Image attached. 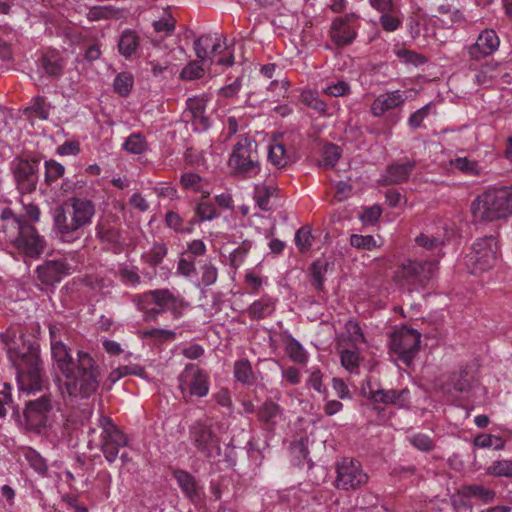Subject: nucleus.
Listing matches in <instances>:
<instances>
[{
  "mask_svg": "<svg viewBox=\"0 0 512 512\" xmlns=\"http://www.w3.org/2000/svg\"><path fill=\"white\" fill-rule=\"evenodd\" d=\"M61 327L49 326L55 383L63 397L89 399L99 389L102 375L98 362L88 352L79 350L77 359L62 341Z\"/></svg>",
  "mask_w": 512,
  "mask_h": 512,
  "instance_id": "obj_1",
  "label": "nucleus"
},
{
  "mask_svg": "<svg viewBox=\"0 0 512 512\" xmlns=\"http://www.w3.org/2000/svg\"><path fill=\"white\" fill-rule=\"evenodd\" d=\"M95 213L93 201L71 197L53 210V227L57 237L67 243L79 239L81 230L92 223Z\"/></svg>",
  "mask_w": 512,
  "mask_h": 512,
  "instance_id": "obj_2",
  "label": "nucleus"
},
{
  "mask_svg": "<svg viewBox=\"0 0 512 512\" xmlns=\"http://www.w3.org/2000/svg\"><path fill=\"white\" fill-rule=\"evenodd\" d=\"M7 356L16 370L20 392L27 395L40 392L44 381L38 345L24 343L22 348H9Z\"/></svg>",
  "mask_w": 512,
  "mask_h": 512,
  "instance_id": "obj_3",
  "label": "nucleus"
},
{
  "mask_svg": "<svg viewBox=\"0 0 512 512\" xmlns=\"http://www.w3.org/2000/svg\"><path fill=\"white\" fill-rule=\"evenodd\" d=\"M133 302L139 311L144 314L146 321H154L161 314L170 312L178 319L183 315V308L187 306L185 299L168 288L149 290L135 295Z\"/></svg>",
  "mask_w": 512,
  "mask_h": 512,
  "instance_id": "obj_4",
  "label": "nucleus"
},
{
  "mask_svg": "<svg viewBox=\"0 0 512 512\" xmlns=\"http://www.w3.org/2000/svg\"><path fill=\"white\" fill-rule=\"evenodd\" d=\"M508 190L497 188L478 195L471 203L470 211L476 220L494 221L512 214Z\"/></svg>",
  "mask_w": 512,
  "mask_h": 512,
  "instance_id": "obj_5",
  "label": "nucleus"
},
{
  "mask_svg": "<svg viewBox=\"0 0 512 512\" xmlns=\"http://www.w3.org/2000/svg\"><path fill=\"white\" fill-rule=\"evenodd\" d=\"M228 165L238 176L251 178L260 170L257 143L248 137H241L234 145Z\"/></svg>",
  "mask_w": 512,
  "mask_h": 512,
  "instance_id": "obj_6",
  "label": "nucleus"
},
{
  "mask_svg": "<svg viewBox=\"0 0 512 512\" xmlns=\"http://www.w3.org/2000/svg\"><path fill=\"white\" fill-rule=\"evenodd\" d=\"M498 254L499 247L494 236L479 238L465 256V266L471 274L480 275L495 266Z\"/></svg>",
  "mask_w": 512,
  "mask_h": 512,
  "instance_id": "obj_7",
  "label": "nucleus"
},
{
  "mask_svg": "<svg viewBox=\"0 0 512 512\" xmlns=\"http://www.w3.org/2000/svg\"><path fill=\"white\" fill-rule=\"evenodd\" d=\"M97 427L100 429V434L96 446L100 448L105 459L109 463H113L117 459L120 449L128 445V438L109 416L101 414Z\"/></svg>",
  "mask_w": 512,
  "mask_h": 512,
  "instance_id": "obj_8",
  "label": "nucleus"
},
{
  "mask_svg": "<svg viewBox=\"0 0 512 512\" xmlns=\"http://www.w3.org/2000/svg\"><path fill=\"white\" fill-rule=\"evenodd\" d=\"M437 269L436 261H404L395 272L396 281L409 289L424 287Z\"/></svg>",
  "mask_w": 512,
  "mask_h": 512,
  "instance_id": "obj_9",
  "label": "nucleus"
},
{
  "mask_svg": "<svg viewBox=\"0 0 512 512\" xmlns=\"http://www.w3.org/2000/svg\"><path fill=\"white\" fill-rule=\"evenodd\" d=\"M179 388L186 403L191 397H205L210 389L209 374L195 364H188L178 377Z\"/></svg>",
  "mask_w": 512,
  "mask_h": 512,
  "instance_id": "obj_10",
  "label": "nucleus"
},
{
  "mask_svg": "<svg viewBox=\"0 0 512 512\" xmlns=\"http://www.w3.org/2000/svg\"><path fill=\"white\" fill-rule=\"evenodd\" d=\"M95 234L96 238L107 250L115 254L123 251L125 237L123 236L121 222L117 215L112 213L103 215L95 226Z\"/></svg>",
  "mask_w": 512,
  "mask_h": 512,
  "instance_id": "obj_11",
  "label": "nucleus"
},
{
  "mask_svg": "<svg viewBox=\"0 0 512 512\" xmlns=\"http://www.w3.org/2000/svg\"><path fill=\"white\" fill-rule=\"evenodd\" d=\"M421 334L412 328L401 327L391 335L390 349L400 361L409 366L419 351Z\"/></svg>",
  "mask_w": 512,
  "mask_h": 512,
  "instance_id": "obj_12",
  "label": "nucleus"
},
{
  "mask_svg": "<svg viewBox=\"0 0 512 512\" xmlns=\"http://www.w3.org/2000/svg\"><path fill=\"white\" fill-rule=\"evenodd\" d=\"M192 445L197 452L206 459L220 456V439L212 430V427L205 422H195L189 430Z\"/></svg>",
  "mask_w": 512,
  "mask_h": 512,
  "instance_id": "obj_13",
  "label": "nucleus"
},
{
  "mask_svg": "<svg viewBox=\"0 0 512 512\" xmlns=\"http://www.w3.org/2000/svg\"><path fill=\"white\" fill-rule=\"evenodd\" d=\"M335 487L341 490H354L368 481V475L363 471L361 463L353 458H343L336 465Z\"/></svg>",
  "mask_w": 512,
  "mask_h": 512,
  "instance_id": "obj_14",
  "label": "nucleus"
},
{
  "mask_svg": "<svg viewBox=\"0 0 512 512\" xmlns=\"http://www.w3.org/2000/svg\"><path fill=\"white\" fill-rule=\"evenodd\" d=\"M40 159L37 157L16 158L13 162V174L17 189L21 193L35 191L39 179Z\"/></svg>",
  "mask_w": 512,
  "mask_h": 512,
  "instance_id": "obj_15",
  "label": "nucleus"
},
{
  "mask_svg": "<svg viewBox=\"0 0 512 512\" xmlns=\"http://www.w3.org/2000/svg\"><path fill=\"white\" fill-rule=\"evenodd\" d=\"M75 267L68 257L46 260L35 269L37 279L45 286H54L60 283L64 277L72 274Z\"/></svg>",
  "mask_w": 512,
  "mask_h": 512,
  "instance_id": "obj_16",
  "label": "nucleus"
},
{
  "mask_svg": "<svg viewBox=\"0 0 512 512\" xmlns=\"http://www.w3.org/2000/svg\"><path fill=\"white\" fill-rule=\"evenodd\" d=\"M51 410L52 401L48 394H43L35 400H29L24 410V418L27 427L40 432L42 428L47 426Z\"/></svg>",
  "mask_w": 512,
  "mask_h": 512,
  "instance_id": "obj_17",
  "label": "nucleus"
},
{
  "mask_svg": "<svg viewBox=\"0 0 512 512\" xmlns=\"http://www.w3.org/2000/svg\"><path fill=\"white\" fill-rule=\"evenodd\" d=\"M357 19L354 13L345 14L332 21L330 37L338 47L350 45L357 37Z\"/></svg>",
  "mask_w": 512,
  "mask_h": 512,
  "instance_id": "obj_18",
  "label": "nucleus"
},
{
  "mask_svg": "<svg viewBox=\"0 0 512 512\" xmlns=\"http://www.w3.org/2000/svg\"><path fill=\"white\" fill-rule=\"evenodd\" d=\"M13 245L26 256L38 257L43 253L45 240L40 236L33 225L24 226L22 234L17 237Z\"/></svg>",
  "mask_w": 512,
  "mask_h": 512,
  "instance_id": "obj_19",
  "label": "nucleus"
},
{
  "mask_svg": "<svg viewBox=\"0 0 512 512\" xmlns=\"http://www.w3.org/2000/svg\"><path fill=\"white\" fill-rule=\"evenodd\" d=\"M407 99V92L402 90L382 93L373 100L370 106L371 114L375 117H381L385 113L403 106Z\"/></svg>",
  "mask_w": 512,
  "mask_h": 512,
  "instance_id": "obj_20",
  "label": "nucleus"
},
{
  "mask_svg": "<svg viewBox=\"0 0 512 512\" xmlns=\"http://www.w3.org/2000/svg\"><path fill=\"white\" fill-rule=\"evenodd\" d=\"M365 397L374 403H382L385 405L405 406L409 402L410 392L408 389H378L373 390L368 384V391L363 388Z\"/></svg>",
  "mask_w": 512,
  "mask_h": 512,
  "instance_id": "obj_21",
  "label": "nucleus"
},
{
  "mask_svg": "<svg viewBox=\"0 0 512 512\" xmlns=\"http://www.w3.org/2000/svg\"><path fill=\"white\" fill-rule=\"evenodd\" d=\"M500 40L496 32L492 29H486L480 33L476 42L469 46L468 54L470 58L478 60L492 55L499 47Z\"/></svg>",
  "mask_w": 512,
  "mask_h": 512,
  "instance_id": "obj_22",
  "label": "nucleus"
},
{
  "mask_svg": "<svg viewBox=\"0 0 512 512\" xmlns=\"http://www.w3.org/2000/svg\"><path fill=\"white\" fill-rule=\"evenodd\" d=\"M38 66L49 78L58 79L63 75L66 61L58 50L47 49L39 58Z\"/></svg>",
  "mask_w": 512,
  "mask_h": 512,
  "instance_id": "obj_23",
  "label": "nucleus"
},
{
  "mask_svg": "<svg viewBox=\"0 0 512 512\" xmlns=\"http://www.w3.org/2000/svg\"><path fill=\"white\" fill-rule=\"evenodd\" d=\"M470 388L471 377L466 371L454 372L439 384L440 391L455 399L459 394L468 392Z\"/></svg>",
  "mask_w": 512,
  "mask_h": 512,
  "instance_id": "obj_24",
  "label": "nucleus"
},
{
  "mask_svg": "<svg viewBox=\"0 0 512 512\" xmlns=\"http://www.w3.org/2000/svg\"><path fill=\"white\" fill-rule=\"evenodd\" d=\"M173 477L175 478L182 493L193 503L201 499V487L198 485L195 477L185 470H174Z\"/></svg>",
  "mask_w": 512,
  "mask_h": 512,
  "instance_id": "obj_25",
  "label": "nucleus"
},
{
  "mask_svg": "<svg viewBox=\"0 0 512 512\" xmlns=\"http://www.w3.org/2000/svg\"><path fill=\"white\" fill-rule=\"evenodd\" d=\"M0 219L2 221L0 231H2L6 235L7 240L12 243L17 237H19V235L22 234L24 226L30 225L16 217L9 208H4L1 211Z\"/></svg>",
  "mask_w": 512,
  "mask_h": 512,
  "instance_id": "obj_26",
  "label": "nucleus"
},
{
  "mask_svg": "<svg viewBox=\"0 0 512 512\" xmlns=\"http://www.w3.org/2000/svg\"><path fill=\"white\" fill-rule=\"evenodd\" d=\"M276 304V298L269 295H263L247 308V314L252 320L265 319L274 313Z\"/></svg>",
  "mask_w": 512,
  "mask_h": 512,
  "instance_id": "obj_27",
  "label": "nucleus"
},
{
  "mask_svg": "<svg viewBox=\"0 0 512 512\" xmlns=\"http://www.w3.org/2000/svg\"><path fill=\"white\" fill-rule=\"evenodd\" d=\"M180 185L183 190L200 193L203 199H207L210 195L208 190V182L199 174L194 172H184L180 176Z\"/></svg>",
  "mask_w": 512,
  "mask_h": 512,
  "instance_id": "obj_28",
  "label": "nucleus"
},
{
  "mask_svg": "<svg viewBox=\"0 0 512 512\" xmlns=\"http://www.w3.org/2000/svg\"><path fill=\"white\" fill-rule=\"evenodd\" d=\"M414 168L415 162L410 160L389 165L385 176L386 184H400L406 182Z\"/></svg>",
  "mask_w": 512,
  "mask_h": 512,
  "instance_id": "obj_29",
  "label": "nucleus"
},
{
  "mask_svg": "<svg viewBox=\"0 0 512 512\" xmlns=\"http://www.w3.org/2000/svg\"><path fill=\"white\" fill-rule=\"evenodd\" d=\"M281 413L282 409L277 403L267 400L257 410V417L259 421L269 426V428H273Z\"/></svg>",
  "mask_w": 512,
  "mask_h": 512,
  "instance_id": "obj_30",
  "label": "nucleus"
},
{
  "mask_svg": "<svg viewBox=\"0 0 512 512\" xmlns=\"http://www.w3.org/2000/svg\"><path fill=\"white\" fill-rule=\"evenodd\" d=\"M453 169L458 170L462 174L470 177H478L484 173L483 167L475 160L468 157H456L450 160Z\"/></svg>",
  "mask_w": 512,
  "mask_h": 512,
  "instance_id": "obj_31",
  "label": "nucleus"
},
{
  "mask_svg": "<svg viewBox=\"0 0 512 512\" xmlns=\"http://www.w3.org/2000/svg\"><path fill=\"white\" fill-rule=\"evenodd\" d=\"M140 45L139 36L136 32L125 30L120 35L118 41V51L125 58H130L136 53Z\"/></svg>",
  "mask_w": 512,
  "mask_h": 512,
  "instance_id": "obj_32",
  "label": "nucleus"
},
{
  "mask_svg": "<svg viewBox=\"0 0 512 512\" xmlns=\"http://www.w3.org/2000/svg\"><path fill=\"white\" fill-rule=\"evenodd\" d=\"M439 16H435L437 20L447 28L452 27L454 24L463 22V13L449 4L440 5L437 9Z\"/></svg>",
  "mask_w": 512,
  "mask_h": 512,
  "instance_id": "obj_33",
  "label": "nucleus"
},
{
  "mask_svg": "<svg viewBox=\"0 0 512 512\" xmlns=\"http://www.w3.org/2000/svg\"><path fill=\"white\" fill-rule=\"evenodd\" d=\"M285 351L294 363L306 364L308 361L307 351L304 349L302 344L291 335H289L285 340Z\"/></svg>",
  "mask_w": 512,
  "mask_h": 512,
  "instance_id": "obj_34",
  "label": "nucleus"
},
{
  "mask_svg": "<svg viewBox=\"0 0 512 512\" xmlns=\"http://www.w3.org/2000/svg\"><path fill=\"white\" fill-rule=\"evenodd\" d=\"M197 264L199 265L201 278L199 280V285L204 287L212 286L216 283L218 279V269L216 265L211 260H198Z\"/></svg>",
  "mask_w": 512,
  "mask_h": 512,
  "instance_id": "obj_35",
  "label": "nucleus"
},
{
  "mask_svg": "<svg viewBox=\"0 0 512 512\" xmlns=\"http://www.w3.org/2000/svg\"><path fill=\"white\" fill-rule=\"evenodd\" d=\"M275 193L276 188L273 185H256L254 200L257 206L263 211H269L271 209V198Z\"/></svg>",
  "mask_w": 512,
  "mask_h": 512,
  "instance_id": "obj_36",
  "label": "nucleus"
},
{
  "mask_svg": "<svg viewBox=\"0 0 512 512\" xmlns=\"http://www.w3.org/2000/svg\"><path fill=\"white\" fill-rule=\"evenodd\" d=\"M234 377L244 385H252L255 382V376L251 363L248 359H239L234 363Z\"/></svg>",
  "mask_w": 512,
  "mask_h": 512,
  "instance_id": "obj_37",
  "label": "nucleus"
},
{
  "mask_svg": "<svg viewBox=\"0 0 512 512\" xmlns=\"http://www.w3.org/2000/svg\"><path fill=\"white\" fill-rule=\"evenodd\" d=\"M123 150L130 154L140 155L148 149V143L143 134L137 132L129 135L122 145Z\"/></svg>",
  "mask_w": 512,
  "mask_h": 512,
  "instance_id": "obj_38",
  "label": "nucleus"
},
{
  "mask_svg": "<svg viewBox=\"0 0 512 512\" xmlns=\"http://www.w3.org/2000/svg\"><path fill=\"white\" fill-rule=\"evenodd\" d=\"M268 160L276 168H284L289 164L290 156L283 144L273 143L269 146Z\"/></svg>",
  "mask_w": 512,
  "mask_h": 512,
  "instance_id": "obj_39",
  "label": "nucleus"
},
{
  "mask_svg": "<svg viewBox=\"0 0 512 512\" xmlns=\"http://www.w3.org/2000/svg\"><path fill=\"white\" fill-rule=\"evenodd\" d=\"M498 75V64L493 62H486L481 65L475 74V82L485 87L492 84L494 78Z\"/></svg>",
  "mask_w": 512,
  "mask_h": 512,
  "instance_id": "obj_40",
  "label": "nucleus"
},
{
  "mask_svg": "<svg viewBox=\"0 0 512 512\" xmlns=\"http://www.w3.org/2000/svg\"><path fill=\"white\" fill-rule=\"evenodd\" d=\"M341 156L340 147L335 144H327L323 147L319 166L325 169L333 168Z\"/></svg>",
  "mask_w": 512,
  "mask_h": 512,
  "instance_id": "obj_41",
  "label": "nucleus"
},
{
  "mask_svg": "<svg viewBox=\"0 0 512 512\" xmlns=\"http://www.w3.org/2000/svg\"><path fill=\"white\" fill-rule=\"evenodd\" d=\"M168 253V248L164 243H154L149 251L142 255V259L148 265L155 267L162 263Z\"/></svg>",
  "mask_w": 512,
  "mask_h": 512,
  "instance_id": "obj_42",
  "label": "nucleus"
},
{
  "mask_svg": "<svg viewBox=\"0 0 512 512\" xmlns=\"http://www.w3.org/2000/svg\"><path fill=\"white\" fill-rule=\"evenodd\" d=\"M165 224L176 233L191 234L192 226H186L184 218L175 211H168L165 214Z\"/></svg>",
  "mask_w": 512,
  "mask_h": 512,
  "instance_id": "obj_43",
  "label": "nucleus"
},
{
  "mask_svg": "<svg viewBox=\"0 0 512 512\" xmlns=\"http://www.w3.org/2000/svg\"><path fill=\"white\" fill-rule=\"evenodd\" d=\"M187 107L192 115V119L202 125L203 128L208 127V118L205 113V102L197 98H188Z\"/></svg>",
  "mask_w": 512,
  "mask_h": 512,
  "instance_id": "obj_44",
  "label": "nucleus"
},
{
  "mask_svg": "<svg viewBox=\"0 0 512 512\" xmlns=\"http://www.w3.org/2000/svg\"><path fill=\"white\" fill-rule=\"evenodd\" d=\"M464 494L468 497L480 499L485 504L493 502L496 497L494 490L476 484L466 486Z\"/></svg>",
  "mask_w": 512,
  "mask_h": 512,
  "instance_id": "obj_45",
  "label": "nucleus"
},
{
  "mask_svg": "<svg viewBox=\"0 0 512 512\" xmlns=\"http://www.w3.org/2000/svg\"><path fill=\"white\" fill-rule=\"evenodd\" d=\"M50 106L47 104L43 97H35L32 104L26 108L25 114L28 117H36L41 120H46L49 117Z\"/></svg>",
  "mask_w": 512,
  "mask_h": 512,
  "instance_id": "obj_46",
  "label": "nucleus"
},
{
  "mask_svg": "<svg viewBox=\"0 0 512 512\" xmlns=\"http://www.w3.org/2000/svg\"><path fill=\"white\" fill-rule=\"evenodd\" d=\"M300 101L302 104L318 113H324L327 109V104L319 98L317 92L312 90L302 91L300 94Z\"/></svg>",
  "mask_w": 512,
  "mask_h": 512,
  "instance_id": "obj_47",
  "label": "nucleus"
},
{
  "mask_svg": "<svg viewBox=\"0 0 512 512\" xmlns=\"http://www.w3.org/2000/svg\"><path fill=\"white\" fill-rule=\"evenodd\" d=\"M215 35H202L194 42V50L196 56L202 61H207L208 57H210V49L213 46V43L216 39Z\"/></svg>",
  "mask_w": 512,
  "mask_h": 512,
  "instance_id": "obj_48",
  "label": "nucleus"
},
{
  "mask_svg": "<svg viewBox=\"0 0 512 512\" xmlns=\"http://www.w3.org/2000/svg\"><path fill=\"white\" fill-rule=\"evenodd\" d=\"M118 276L124 285L137 287L141 283L136 266L121 265L118 269Z\"/></svg>",
  "mask_w": 512,
  "mask_h": 512,
  "instance_id": "obj_49",
  "label": "nucleus"
},
{
  "mask_svg": "<svg viewBox=\"0 0 512 512\" xmlns=\"http://www.w3.org/2000/svg\"><path fill=\"white\" fill-rule=\"evenodd\" d=\"M134 84L133 75L130 72H121L114 79V90L122 97L129 95Z\"/></svg>",
  "mask_w": 512,
  "mask_h": 512,
  "instance_id": "obj_50",
  "label": "nucleus"
},
{
  "mask_svg": "<svg viewBox=\"0 0 512 512\" xmlns=\"http://www.w3.org/2000/svg\"><path fill=\"white\" fill-rule=\"evenodd\" d=\"M45 183L50 186L55 181L63 177L65 173V167L57 162L56 160L50 159L45 161Z\"/></svg>",
  "mask_w": 512,
  "mask_h": 512,
  "instance_id": "obj_51",
  "label": "nucleus"
},
{
  "mask_svg": "<svg viewBox=\"0 0 512 512\" xmlns=\"http://www.w3.org/2000/svg\"><path fill=\"white\" fill-rule=\"evenodd\" d=\"M197 261H195L190 256H186L185 254H182L179 257L178 263H177V274L183 276L186 279H191L197 275V268H196Z\"/></svg>",
  "mask_w": 512,
  "mask_h": 512,
  "instance_id": "obj_52",
  "label": "nucleus"
},
{
  "mask_svg": "<svg viewBox=\"0 0 512 512\" xmlns=\"http://www.w3.org/2000/svg\"><path fill=\"white\" fill-rule=\"evenodd\" d=\"M225 49L227 48L222 46L220 37L217 35L210 49V57H208V60H210L211 63L216 62L219 65L232 66L234 64V56L230 52L227 56H220L216 60L214 59L216 55L221 54Z\"/></svg>",
  "mask_w": 512,
  "mask_h": 512,
  "instance_id": "obj_53",
  "label": "nucleus"
},
{
  "mask_svg": "<svg viewBox=\"0 0 512 512\" xmlns=\"http://www.w3.org/2000/svg\"><path fill=\"white\" fill-rule=\"evenodd\" d=\"M408 442L422 452H429L434 449V440L425 433H413L407 436Z\"/></svg>",
  "mask_w": 512,
  "mask_h": 512,
  "instance_id": "obj_54",
  "label": "nucleus"
},
{
  "mask_svg": "<svg viewBox=\"0 0 512 512\" xmlns=\"http://www.w3.org/2000/svg\"><path fill=\"white\" fill-rule=\"evenodd\" d=\"M415 242L419 247L433 253L440 252L444 243L441 238L426 233L418 235Z\"/></svg>",
  "mask_w": 512,
  "mask_h": 512,
  "instance_id": "obj_55",
  "label": "nucleus"
},
{
  "mask_svg": "<svg viewBox=\"0 0 512 512\" xmlns=\"http://www.w3.org/2000/svg\"><path fill=\"white\" fill-rule=\"evenodd\" d=\"M251 248L252 242L250 240H244L236 249L230 253V266L234 269H238L243 264Z\"/></svg>",
  "mask_w": 512,
  "mask_h": 512,
  "instance_id": "obj_56",
  "label": "nucleus"
},
{
  "mask_svg": "<svg viewBox=\"0 0 512 512\" xmlns=\"http://www.w3.org/2000/svg\"><path fill=\"white\" fill-rule=\"evenodd\" d=\"M486 474L493 477H512V460H497L486 469Z\"/></svg>",
  "mask_w": 512,
  "mask_h": 512,
  "instance_id": "obj_57",
  "label": "nucleus"
},
{
  "mask_svg": "<svg viewBox=\"0 0 512 512\" xmlns=\"http://www.w3.org/2000/svg\"><path fill=\"white\" fill-rule=\"evenodd\" d=\"M175 25V18L168 13H164V15L160 19L153 22V28L155 32L162 34V36L164 37L173 34L175 30Z\"/></svg>",
  "mask_w": 512,
  "mask_h": 512,
  "instance_id": "obj_58",
  "label": "nucleus"
},
{
  "mask_svg": "<svg viewBox=\"0 0 512 512\" xmlns=\"http://www.w3.org/2000/svg\"><path fill=\"white\" fill-rule=\"evenodd\" d=\"M327 262L317 259L311 265L312 285L316 290H322L324 284V274L327 271Z\"/></svg>",
  "mask_w": 512,
  "mask_h": 512,
  "instance_id": "obj_59",
  "label": "nucleus"
},
{
  "mask_svg": "<svg viewBox=\"0 0 512 512\" xmlns=\"http://www.w3.org/2000/svg\"><path fill=\"white\" fill-rule=\"evenodd\" d=\"M314 237L308 227H301L295 234V245L301 253H306L312 247Z\"/></svg>",
  "mask_w": 512,
  "mask_h": 512,
  "instance_id": "obj_60",
  "label": "nucleus"
},
{
  "mask_svg": "<svg viewBox=\"0 0 512 512\" xmlns=\"http://www.w3.org/2000/svg\"><path fill=\"white\" fill-rule=\"evenodd\" d=\"M24 456L31 468H33L38 474H46V460L36 450L29 448L25 451Z\"/></svg>",
  "mask_w": 512,
  "mask_h": 512,
  "instance_id": "obj_61",
  "label": "nucleus"
},
{
  "mask_svg": "<svg viewBox=\"0 0 512 512\" xmlns=\"http://www.w3.org/2000/svg\"><path fill=\"white\" fill-rule=\"evenodd\" d=\"M350 244L359 250H374L379 247L376 239L372 235L352 234L350 236Z\"/></svg>",
  "mask_w": 512,
  "mask_h": 512,
  "instance_id": "obj_62",
  "label": "nucleus"
},
{
  "mask_svg": "<svg viewBox=\"0 0 512 512\" xmlns=\"http://www.w3.org/2000/svg\"><path fill=\"white\" fill-rule=\"evenodd\" d=\"M195 213L201 221H210L218 216L215 206L212 203L205 201L203 198L197 204Z\"/></svg>",
  "mask_w": 512,
  "mask_h": 512,
  "instance_id": "obj_63",
  "label": "nucleus"
},
{
  "mask_svg": "<svg viewBox=\"0 0 512 512\" xmlns=\"http://www.w3.org/2000/svg\"><path fill=\"white\" fill-rule=\"evenodd\" d=\"M204 69L197 61L189 62L181 71L180 77L183 80H195L203 76Z\"/></svg>",
  "mask_w": 512,
  "mask_h": 512,
  "instance_id": "obj_64",
  "label": "nucleus"
}]
</instances>
